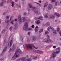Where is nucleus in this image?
Instances as JSON below:
<instances>
[{"instance_id":"1","label":"nucleus","mask_w":61,"mask_h":61,"mask_svg":"<svg viewBox=\"0 0 61 61\" xmlns=\"http://www.w3.org/2000/svg\"><path fill=\"white\" fill-rule=\"evenodd\" d=\"M21 51L20 49H17L16 51L15 54L12 58V59L14 60L15 59V57H18V55H18V53H21Z\"/></svg>"},{"instance_id":"2","label":"nucleus","mask_w":61,"mask_h":61,"mask_svg":"<svg viewBox=\"0 0 61 61\" xmlns=\"http://www.w3.org/2000/svg\"><path fill=\"white\" fill-rule=\"evenodd\" d=\"M60 47L57 48L56 50V52L53 53L52 57H56V54H58V53L60 52Z\"/></svg>"},{"instance_id":"3","label":"nucleus","mask_w":61,"mask_h":61,"mask_svg":"<svg viewBox=\"0 0 61 61\" xmlns=\"http://www.w3.org/2000/svg\"><path fill=\"white\" fill-rule=\"evenodd\" d=\"M28 5L29 7L32 8V10H33L35 13L38 14V11H37V10L36 9V8H35V7H33V6H32V5L31 4H29Z\"/></svg>"},{"instance_id":"4","label":"nucleus","mask_w":61,"mask_h":61,"mask_svg":"<svg viewBox=\"0 0 61 61\" xmlns=\"http://www.w3.org/2000/svg\"><path fill=\"white\" fill-rule=\"evenodd\" d=\"M26 47L27 48H30V49H32V47L34 48L35 49H37V48H36L35 47V46L34 45H31V44H29V45H27L26 46Z\"/></svg>"},{"instance_id":"5","label":"nucleus","mask_w":61,"mask_h":61,"mask_svg":"<svg viewBox=\"0 0 61 61\" xmlns=\"http://www.w3.org/2000/svg\"><path fill=\"white\" fill-rule=\"evenodd\" d=\"M50 30H52V31L53 30V33L54 34H57V32H56V30H54V28H53V27L51 26H50L47 29V30L49 31Z\"/></svg>"},{"instance_id":"6","label":"nucleus","mask_w":61,"mask_h":61,"mask_svg":"<svg viewBox=\"0 0 61 61\" xmlns=\"http://www.w3.org/2000/svg\"><path fill=\"white\" fill-rule=\"evenodd\" d=\"M54 15H51L50 16V18H52L53 19H54V18H55V16H56V17H59V16H60V15L58 13H55L54 14Z\"/></svg>"},{"instance_id":"7","label":"nucleus","mask_w":61,"mask_h":61,"mask_svg":"<svg viewBox=\"0 0 61 61\" xmlns=\"http://www.w3.org/2000/svg\"><path fill=\"white\" fill-rule=\"evenodd\" d=\"M28 23H25L23 27V30H24L25 31H27V29H28Z\"/></svg>"},{"instance_id":"8","label":"nucleus","mask_w":61,"mask_h":61,"mask_svg":"<svg viewBox=\"0 0 61 61\" xmlns=\"http://www.w3.org/2000/svg\"><path fill=\"white\" fill-rule=\"evenodd\" d=\"M47 40L45 41L46 43H50V42H53V41H51L50 39H49V35H47Z\"/></svg>"},{"instance_id":"9","label":"nucleus","mask_w":61,"mask_h":61,"mask_svg":"<svg viewBox=\"0 0 61 61\" xmlns=\"http://www.w3.org/2000/svg\"><path fill=\"white\" fill-rule=\"evenodd\" d=\"M19 17V22L20 24H21L22 23V19L21 18V14H20L19 16H18Z\"/></svg>"},{"instance_id":"10","label":"nucleus","mask_w":61,"mask_h":61,"mask_svg":"<svg viewBox=\"0 0 61 61\" xmlns=\"http://www.w3.org/2000/svg\"><path fill=\"white\" fill-rule=\"evenodd\" d=\"M7 47H5L4 49L3 50V51H2V53L1 54V56H2V55L5 52H6L7 51Z\"/></svg>"},{"instance_id":"11","label":"nucleus","mask_w":61,"mask_h":61,"mask_svg":"<svg viewBox=\"0 0 61 61\" xmlns=\"http://www.w3.org/2000/svg\"><path fill=\"white\" fill-rule=\"evenodd\" d=\"M34 51L36 53H39V54H42L43 53V52L40 51L38 50H34Z\"/></svg>"},{"instance_id":"12","label":"nucleus","mask_w":61,"mask_h":61,"mask_svg":"<svg viewBox=\"0 0 61 61\" xmlns=\"http://www.w3.org/2000/svg\"><path fill=\"white\" fill-rule=\"evenodd\" d=\"M1 0L3 2H2L0 4V6H2L4 5V3H5V2H6L5 0Z\"/></svg>"},{"instance_id":"13","label":"nucleus","mask_w":61,"mask_h":61,"mask_svg":"<svg viewBox=\"0 0 61 61\" xmlns=\"http://www.w3.org/2000/svg\"><path fill=\"white\" fill-rule=\"evenodd\" d=\"M52 4H49V6L48 8L49 10H50L52 8Z\"/></svg>"},{"instance_id":"14","label":"nucleus","mask_w":61,"mask_h":61,"mask_svg":"<svg viewBox=\"0 0 61 61\" xmlns=\"http://www.w3.org/2000/svg\"><path fill=\"white\" fill-rule=\"evenodd\" d=\"M17 26H18V24L17 23L15 24V30H16V29H17Z\"/></svg>"},{"instance_id":"15","label":"nucleus","mask_w":61,"mask_h":61,"mask_svg":"<svg viewBox=\"0 0 61 61\" xmlns=\"http://www.w3.org/2000/svg\"><path fill=\"white\" fill-rule=\"evenodd\" d=\"M13 41V40H12L10 41V43L9 42V43L8 46H9L10 45V46H12V42Z\"/></svg>"},{"instance_id":"16","label":"nucleus","mask_w":61,"mask_h":61,"mask_svg":"<svg viewBox=\"0 0 61 61\" xmlns=\"http://www.w3.org/2000/svg\"><path fill=\"white\" fill-rule=\"evenodd\" d=\"M22 18L23 22H25L27 21V20H26V19H25V17H22Z\"/></svg>"},{"instance_id":"17","label":"nucleus","mask_w":61,"mask_h":61,"mask_svg":"<svg viewBox=\"0 0 61 61\" xmlns=\"http://www.w3.org/2000/svg\"><path fill=\"white\" fill-rule=\"evenodd\" d=\"M43 18L42 16H41L39 18H38L37 19H41V20H42Z\"/></svg>"},{"instance_id":"18","label":"nucleus","mask_w":61,"mask_h":61,"mask_svg":"<svg viewBox=\"0 0 61 61\" xmlns=\"http://www.w3.org/2000/svg\"><path fill=\"white\" fill-rule=\"evenodd\" d=\"M52 2H55L56 3H55V5L56 6L57 5V4L56 3V0H52L51 1Z\"/></svg>"},{"instance_id":"19","label":"nucleus","mask_w":61,"mask_h":61,"mask_svg":"<svg viewBox=\"0 0 61 61\" xmlns=\"http://www.w3.org/2000/svg\"><path fill=\"white\" fill-rule=\"evenodd\" d=\"M38 28V27L37 26H36V28H35V32H37L38 31V29L37 28Z\"/></svg>"},{"instance_id":"20","label":"nucleus","mask_w":61,"mask_h":61,"mask_svg":"<svg viewBox=\"0 0 61 61\" xmlns=\"http://www.w3.org/2000/svg\"><path fill=\"white\" fill-rule=\"evenodd\" d=\"M32 40H33V41H35V40H36V38L35 36H33V37Z\"/></svg>"},{"instance_id":"21","label":"nucleus","mask_w":61,"mask_h":61,"mask_svg":"<svg viewBox=\"0 0 61 61\" xmlns=\"http://www.w3.org/2000/svg\"><path fill=\"white\" fill-rule=\"evenodd\" d=\"M50 24L49 22H48L46 24V25L47 26H48V25H49Z\"/></svg>"},{"instance_id":"22","label":"nucleus","mask_w":61,"mask_h":61,"mask_svg":"<svg viewBox=\"0 0 61 61\" xmlns=\"http://www.w3.org/2000/svg\"><path fill=\"white\" fill-rule=\"evenodd\" d=\"M40 23V21L39 20H37L36 22L37 24H39Z\"/></svg>"},{"instance_id":"23","label":"nucleus","mask_w":61,"mask_h":61,"mask_svg":"<svg viewBox=\"0 0 61 61\" xmlns=\"http://www.w3.org/2000/svg\"><path fill=\"white\" fill-rule=\"evenodd\" d=\"M47 3H46L44 5V7H46L47 6Z\"/></svg>"},{"instance_id":"24","label":"nucleus","mask_w":61,"mask_h":61,"mask_svg":"<svg viewBox=\"0 0 61 61\" xmlns=\"http://www.w3.org/2000/svg\"><path fill=\"white\" fill-rule=\"evenodd\" d=\"M11 4H12V6L13 7L14 6V2H12L11 3Z\"/></svg>"},{"instance_id":"25","label":"nucleus","mask_w":61,"mask_h":61,"mask_svg":"<svg viewBox=\"0 0 61 61\" xmlns=\"http://www.w3.org/2000/svg\"><path fill=\"white\" fill-rule=\"evenodd\" d=\"M43 31V30H42L41 29V30H40L39 32V33H41V32H42Z\"/></svg>"},{"instance_id":"26","label":"nucleus","mask_w":61,"mask_h":61,"mask_svg":"<svg viewBox=\"0 0 61 61\" xmlns=\"http://www.w3.org/2000/svg\"><path fill=\"white\" fill-rule=\"evenodd\" d=\"M14 20H12V21L11 22V23L12 24V25H14V23L13 22H14Z\"/></svg>"},{"instance_id":"27","label":"nucleus","mask_w":61,"mask_h":61,"mask_svg":"<svg viewBox=\"0 0 61 61\" xmlns=\"http://www.w3.org/2000/svg\"><path fill=\"white\" fill-rule=\"evenodd\" d=\"M60 30V29L59 28H57V31L58 32H59V30Z\"/></svg>"},{"instance_id":"28","label":"nucleus","mask_w":61,"mask_h":61,"mask_svg":"<svg viewBox=\"0 0 61 61\" xmlns=\"http://www.w3.org/2000/svg\"><path fill=\"white\" fill-rule=\"evenodd\" d=\"M12 28H13L12 26H11L10 27V31H11V30H12Z\"/></svg>"},{"instance_id":"29","label":"nucleus","mask_w":61,"mask_h":61,"mask_svg":"<svg viewBox=\"0 0 61 61\" xmlns=\"http://www.w3.org/2000/svg\"><path fill=\"white\" fill-rule=\"evenodd\" d=\"M13 50H11V49L10 48V50H9V52H11V51H13Z\"/></svg>"},{"instance_id":"30","label":"nucleus","mask_w":61,"mask_h":61,"mask_svg":"<svg viewBox=\"0 0 61 61\" xmlns=\"http://www.w3.org/2000/svg\"><path fill=\"white\" fill-rule=\"evenodd\" d=\"M45 34H49V32L48 31H46L45 32Z\"/></svg>"},{"instance_id":"31","label":"nucleus","mask_w":61,"mask_h":61,"mask_svg":"<svg viewBox=\"0 0 61 61\" xmlns=\"http://www.w3.org/2000/svg\"><path fill=\"white\" fill-rule=\"evenodd\" d=\"M10 21L9 20H6V23H8V22H9Z\"/></svg>"},{"instance_id":"32","label":"nucleus","mask_w":61,"mask_h":61,"mask_svg":"<svg viewBox=\"0 0 61 61\" xmlns=\"http://www.w3.org/2000/svg\"><path fill=\"white\" fill-rule=\"evenodd\" d=\"M32 30V29L31 28H29L28 29V30L30 31V30Z\"/></svg>"},{"instance_id":"33","label":"nucleus","mask_w":61,"mask_h":61,"mask_svg":"<svg viewBox=\"0 0 61 61\" xmlns=\"http://www.w3.org/2000/svg\"><path fill=\"white\" fill-rule=\"evenodd\" d=\"M37 56H35L33 58V59H36V58H37Z\"/></svg>"},{"instance_id":"34","label":"nucleus","mask_w":61,"mask_h":61,"mask_svg":"<svg viewBox=\"0 0 61 61\" xmlns=\"http://www.w3.org/2000/svg\"><path fill=\"white\" fill-rule=\"evenodd\" d=\"M16 5L17 6H18V7H19V8H20L21 7V6H20V5H18L16 4Z\"/></svg>"},{"instance_id":"35","label":"nucleus","mask_w":61,"mask_h":61,"mask_svg":"<svg viewBox=\"0 0 61 61\" xmlns=\"http://www.w3.org/2000/svg\"><path fill=\"white\" fill-rule=\"evenodd\" d=\"M24 15H27V13L26 12H25L23 14Z\"/></svg>"},{"instance_id":"36","label":"nucleus","mask_w":61,"mask_h":61,"mask_svg":"<svg viewBox=\"0 0 61 61\" xmlns=\"http://www.w3.org/2000/svg\"><path fill=\"white\" fill-rule=\"evenodd\" d=\"M31 27L32 28H34V25H32L31 26Z\"/></svg>"},{"instance_id":"37","label":"nucleus","mask_w":61,"mask_h":61,"mask_svg":"<svg viewBox=\"0 0 61 61\" xmlns=\"http://www.w3.org/2000/svg\"><path fill=\"white\" fill-rule=\"evenodd\" d=\"M9 16H7L6 17V19H9Z\"/></svg>"},{"instance_id":"38","label":"nucleus","mask_w":61,"mask_h":61,"mask_svg":"<svg viewBox=\"0 0 61 61\" xmlns=\"http://www.w3.org/2000/svg\"><path fill=\"white\" fill-rule=\"evenodd\" d=\"M45 18H47V17H48V16H47L46 15L45 16Z\"/></svg>"},{"instance_id":"39","label":"nucleus","mask_w":61,"mask_h":61,"mask_svg":"<svg viewBox=\"0 0 61 61\" xmlns=\"http://www.w3.org/2000/svg\"><path fill=\"white\" fill-rule=\"evenodd\" d=\"M61 31H60L59 32V34H60V36H61Z\"/></svg>"},{"instance_id":"40","label":"nucleus","mask_w":61,"mask_h":61,"mask_svg":"<svg viewBox=\"0 0 61 61\" xmlns=\"http://www.w3.org/2000/svg\"><path fill=\"white\" fill-rule=\"evenodd\" d=\"M53 48H56V46H53Z\"/></svg>"},{"instance_id":"41","label":"nucleus","mask_w":61,"mask_h":61,"mask_svg":"<svg viewBox=\"0 0 61 61\" xmlns=\"http://www.w3.org/2000/svg\"><path fill=\"white\" fill-rule=\"evenodd\" d=\"M30 35V32H28V35Z\"/></svg>"},{"instance_id":"42","label":"nucleus","mask_w":61,"mask_h":61,"mask_svg":"<svg viewBox=\"0 0 61 61\" xmlns=\"http://www.w3.org/2000/svg\"><path fill=\"white\" fill-rule=\"evenodd\" d=\"M4 42L5 43L6 42V40L5 39L4 40Z\"/></svg>"},{"instance_id":"43","label":"nucleus","mask_w":61,"mask_h":61,"mask_svg":"<svg viewBox=\"0 0 61 61\" xmlns=\"http://www.w3.org/2000/svg\"><path fill=\"white\" fill-rule=\"evenodd\" d=\"M3 15H5V12H4V13H3Z\"/></svg>"},{"instance_id":"44","label":"nucleus","mask_w":61,"mask_h":61,"mask_svg":"<svg viewBox=\"0 0 61 61\" xmlns=\"http://www.w3.org/2000/svg\"><path fill=\"white\" fill-rule=\"evenodd\" d=\"M0 61H3V59H0Z\"/></svg>"},{"instance_id":"45","label":"nucleus","mask_w":61,"mask_h":61,"mask_svg":"<svg viewBox=\"0 0 61 61\" xmlns=\"http://www.w3.org/2000/svg\"><path fill=\"white\" fill-rule=\"evenodd\" d=\"M39 3H41L42 2V1L40 0L39 1Z\"/></svg>"},{"instance_id":"46","label":"nucleus","mask_w":61,"mask_h":61,"mask_svg":"<svg viewBox=\"0 0 61 61\" xmlns=\"http://www.w3.org/2000/svg\"><path fill=\"white\" fill-rule=\"evenodd\" d=\"M15 21H17V19H15Z\"/></svg>"},{"instance_id":"47","label":"nucleus","mask_w":61,"mask_h":61,"mask_svg":"<svg viewBox=\"0 0 61 61\" xmlns=\"http://www.w3.org/2000/svg\"><path fill=\"white\" fill-rule=\"evenodd\" d=\"M1 20L0 19V24H1Z\"/></svg>"},{"instance_id":"48","label":"nucleus","mask_w":61,"mask_h":61,"mask_svg":"<svg viewBox=\"0 0 61 61\" xmlns=\"http://www.w3.org/2000/svg\"><path fill=\"white\" fill-rule=\"evenodd\" d=\"M17 1H18V0H16L15 1V2H17Z\"/></svg>"},{"instance_id":"49","label":"nucleus","mask_w":61,"mask_h":61,"mask_svg":"<svg viewBox=\"0 0 61 61\" xmlns=\"http://www.w3.org/2000/svg\"><path fill=\"white\" fill-rule=\"evenodd\" d=\"M11 19H12V17H11V18L10 19V20H11Z\"/></svg>"},{"instance_id":"50","label":"nucleus","mask_w":61,"mask_h":61,"mask_svg":"<svg viewBox=\"0 0 61 61\" xmlns=\"http://www.w3.org/2000/svg\"><path fill=\"white\" fill-rule=\"evenodd\" d=\"M35 3H36V4H37L38 5H39V4H38V3H36V2H35Z\"/></svg>"},{"instance_id":"51","label":"nucleus","mask_w":61,"mask_h":61,"mask_svg":"<svg viewBox=\"0 0 61 61\" xmlns=\"http://www.w3.org/2000/svg\"><path fill=\"white\" fill-rule=\"evenodd\" d=\"M26 57H28V55H27L26 56Z\"/></svg>"},{"instance_id":"52","label":"nucleus","mask_w":61,"mask_h":61,"mask_svg":"<svg viewBox=\"0 0 61 61\" xmlns=\"http://www.w3.org/2000/svg\"><path fill=\"white\" fill-rule=\"evenodd\" d=\"M35 19H36V17H35Z\"/></svg>"},{"instance_id":"53","label":"nucleus","mask_w":61,"mask_h":61,"mask_svg":"<svg viewBox=\"0 0 61 61\" xmlns=\"http://www.w3.org/2000/svg\"><path fill=\"white\" fill-rule=\"evenodd\" d=\"M23 38L22 39V41H23Z\"/></svg>"},{"instance_id":"54","label":"nucleus","mask_w":61,"mask_h":61,"mask_svg":"<svg viewBox=\"0 0 61 61\" xmlns=\"http://www.w3.org/2000/svg\"><path fill=\"white\" fill-rule=\"evenodd\" d=\"M56 21H57V20H56L55 21V22H56Z\"/></svg>"},{"instance_id":"55","label":"nucleus","mask_w":61,"mask_h":61,"mask_svg":"<svg viewBox=\"0 0 61 61\" xmlns=\"http://www.w3.org/2000/svg\"><path fill=\"white\" fill-rule=\"evenodd\" d=\"M5 31V30H3V31Z\"/></svg>"},{"instance_id":"56","label":"nucleus","mask_w":61,"mask_h":61,"mask_svg":"<svg viewBox=\"0 0 61 61\" xmlns=\"http://www.w3.org/2000/svg\"><path fill=\"white\" fill-rule=\"evenodd\" d=\"M0 38H1V36L0 35Z\"/></svg>"},{"instance_id":"57","label":"nucleus","mask_w":61,"mask_h":61,"mask_svg":"<svg viewBox=\"0 0 61 61\" xmlns=\"http://www.w3.org/2000/svg\"><path fill=\"white\" fill-rule=\"evenodd\" d=\"M23 1H24L25 0H23Z\"/></svg>"},{"instance_id":"58","label":"nucleus","mask_w":61,"mask_h":61,"mask_svg":"<svg viewBox=\"0 0 61 61\" xmlns=\"http://www.w3.org/2000/svg\"><path fill=\"white\" fill-rule=\"evenodd\" d=\"M1 31V30L0 29V31Z\"/></svg>"},{"instance_id":"59","label":"nucleus","mask_w":61,"mask_h":61,"mask_svg":"<svg viewBox=\"0 0 61 61\" xmlns=\"http://www.w3.org/2000/svg\"><path fill=\"white\" fill-rule=\"evenodd\" d=\"M28 11H29V10H28Z\"/></svg>"},{"instance_id":"60","label":"nucleus","mask_w":61,"mask_h":61,"mask_svg":"<svg viewBox=\"0 0 61 61\" xmlns=\"http://www.w3.org/2000/svg\"><path fill=\"white\" fill-rule=\"evenodd\" d=\"M44 40H45V39H44Z\"/></svg>"}]
</instances>
